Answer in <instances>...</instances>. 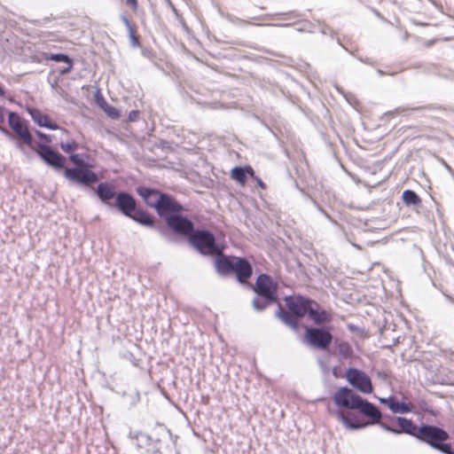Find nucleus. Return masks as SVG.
Instances as JSON below:
<instances>
[{
    "label": "nucleus",
    "instance_id": "1",
    "mask_svg": "<svg viewBox=\"0 0 454 454\" xmlns=\"http://www.w3.org/2000/svg\"><path fill=\"white\" fill-rule=\"evenodd\" d=\"M95 193L100 202L109 207H115L124 216L129 217L136 223L144 226H153V220L147 212L137 208V200L128 192H115L113 184L107 182H100Z\"/></svg>",
    "mask_w": 454,
    "mask_h": 454
},
{
    "label": "nucleus",
    "instance_id": "2",
    "mask_svg": "<svg viewBox=\"0 0 454 454\" xmlns=\"http://www.w3.org/2000/svg\"><path fill=\"white\" fill-rule=\"evenodd\" d=\"M333 402L340 408L357 410L370 419L371 424H375L382 417L380 409L375 404L356 395L348 387H341L335 392Z\"/></svg>",
    "mask_w": 454,
    "mask_h": 454
},
{
    "label": "nucleus",
    "instance_id": "3",
    "mask_svg": "<svg viewBox=\"0 0 454 454\" xmlns=\"http://www.w3.org/2000/svg\"><path fill=\"white\" fill-rule=\"evenodd\" d=\"M248 288L255 294L252 306L256 311H262L278 301V285L266 273L259 274L254 285H248Z\"/></svg>",
    "mask_w": 454,
    "mask_h": 454
},
{
    "label": "nucleus",
    "instance_id": "4",
    "mask_svg": "<svg viewBox=\"0 0 454 454\" xmlns=\"http://www.w3.org/2000/svg\"><path fill=\"white\" fill-rule=\"evenodd\" d=\"M416 439L441 454H454V442H449L450 434L438 426L422 423Z\"/></svg>",
    "mask_w": 454,
    "mask_h": 454
},
{
    "label": "nucleus",
    "instance_id": "5",
    "mask_svg": "<svg viewBox=\"0 0 454 454\" xmlns=\"http://www.w3.org/2000/svg\"><path fill=\"white\" fill-rule=\"evenodd\" d=\"M311 301L312 300L301 295L286 296L285 301L287 310L284 309L281 304H278L276 316L286 325L291 327L293 330H297L299 327L298 320L307 315Z\"/></svg>",
    "mask_w": 454,
    "mask_h": 454
},
{
    "label": "nucleus",
    "instance_id": "6",
    "mask_svg": "<svg viewBox=\"0 0 454 454\" xmlns=\"http://www.w3.org/2000/svg\"><path fill=\"white\" fill-rule=\"evenodd\" d=\"M170 436V432L164 426L160 425L153 434H148L144 432H135L132 439L136 441L138 449H144L146 452L160 454L162 447V442Z\"/></svg>",
    "mask_w": 454,
    "mask_h": 454
},
{
    "label": "nucleus",
    "instance_id": "7",
    "mask_svg": "<svg viewBox=\"0 0 454 454\" xmlns=\"http://www.w3.org/2000/svg\"><path fill=\"white\" fill-rule=\"evenodd\" d=\"M188 240L201 254L219 255L223 253V247L216 244L214 234L209 231L193 229Z\"/></svg>",
    "mask_w": 454,
    "mask_h": 454
},
{
    "label": "nucleus",
    "instance_id": "8",
    "mask_svg": "<svg viewBox=\"0 0 454 454\" xmlns=\"http://www.w3.org/2000/svg\"><path fill=\"white\" fill-rule=\"evenodd\" d=\"M153 220V228H155L159 233L167 237L168 230L172 231L174 233L181 236L187 237L192 232L194 228V223L192 220L184 216L182 213H176L165 220L166 226L162 224H156L154 217L151 215Z\"/></svg>",
    "mask_w": 454,
    "mask_h": 454
},
{
    "label": "nucleus",
    "instance_id": "9",
    "mask_svg": "<svg viewBox=\"0 0 454 454\" xmlns=\"http://www.w3.org/2000/svg\"><path fill=\"white\" fill-rule=\"evenodd\" d=\"M90 168H66L64 176L74 184L90 187L98 181V175Z\"/></svg>",
    "mask_w": 454,
    "mask_h": 454
},
{
    "label": "nucleus",
    "instance_id": "10",
    "mask_svg": "<svg viewBox=\"0 0 454 454\" xmlns=\"http://www.w3.org/2000/svg\"><path fill=\"white\" fill-rule=\"evenodd\" d=\"M305 339L311 347L325 350L333 341V334L325 327H309L305 332Z\"/></svg>",
    "mask_w": 454,
    "mask_h": 454
},
{
    "label": "nucleus",
    "instance_id": "11",
    "mask_svg": "<svg viewBox=\"0 0 454 454\" xmlns=\"http://www.w3.org/2000/svg\"><path fill=\"white\" fill-rule=\"evenodd\" d=\"M348 382L363 394H371L373 391L371 378L362 370L350 367L346 371Z\"/></svg>",
    "mask_w": 454,
    "mask_h": 454
},
{
    "label": "nucleus",
    "instance_id": "12",
    "mask_svg": "<svg viewBox=\"0 0 454 454\" xmlns=\"http://www.w3.org/2000/svg\"><path fill=\"white\" fill-rule=\"evenodd\" d=\"M35 153L45 164L57 170L65 167L66 158L48 145L38 143Z\"/></svg>",
    "mask_w": 454,
    "mask_h": 454
},
{
    "label": "nucleus",
    "instance_id": "13",
    "mask_svg": "<svg viewBox=\"0 0 454 454\" xmlns=\"http://www.w3.org/2000/svg\"><path fill=\"white\" fill-rule=\"evenodd\" d=\"M8 122L10 128L25 144L32 146L33 137L30 134L27 126L23 119H21L16 112L8 113Z\"/></svg>",
    "mask_w": 454,
    "mask_h": 454
},
{
    "label": "nucleus",
    "instance_id": "14",
    "mask_svg": "<svg viewBox=\"0 0 454 454\" xmlns=\"http://www.w3.org/2000/svg\"><path fill=\"white\" fill-rule=\"evenodd\" d=\"M184 211V207L176 201V200L168 194L165 193L160 200V202L156 209L157 214L160 218L164 221L168 219V217L176 214L182 213Z\"/></svg>",
    "mask_w": 454,
    "mask_h": 454
},
{
    "label": "nucleus",
    "instance_id": "15",
    "mask_svg": "<svg viewBox=\"0 0 454 454\" xmlns=\"http://www.w3.org/2000/svg\"><path fill=\"white\" fill-rule=\"evenodd\" d=\"M234 269L237 281L241 285H251L248 280L253 275V267L249 261L245 257H234Z\"/></svg>",
    "mask_w": 454,
    "mask_h": 454
},
{
    "label": "nucleus",
    "instance_id": "16",
    "mask_svg": "<svg viewBox=\"0 0 454 454\" xmlns=\"http://www.w3.org/2000/svg\"><path fill=\"white\" fill-rule=\"evenodd\" d=\"M136 192L144 200L147 206L153 207L155 210L157 209L162 196L165 194L157 189L146 186H137L136 188Z\"/></svg>",
    "mask_w": 454,
    "mask_h": 454
},
{
    "label": "nucleus",
    "instance_id": "17",
    "mask_svg": "<svg viewBox=\"0 0 454 454\" xmlns=\"http://www.w3.org/2000/svg\"><path fill=\"white\" fill-rule=\"evenodd\" d=\"M336 416L338 419L348 429L357 430L366 427V423L362 421L352 412L338 411L336 412Z\"/></svg>",
    "mask_w": 454,
    "mask_h": 454
},
{
    "label": "nucleus",
    "instance_id": "18",
    "mask_svg": "<svg viewBox=\"0 0 454 454\" xmlns=\"http://www.w3.org/2000/svg\"><path fill=\"white\" fill-rule=\"evenodd\" d=\"M215 256L216 257L215 260V268L218 275L225 277L233 273L235 262L234 257L223 255V253Z\"/></svg>",
    "mask_w": 454,
    "mask_h": 454
},
{
    "label": "nucleus",
    "instance_id": "19",
    "mask_svg": "<svg viewBox=\"0 0 454 454\" xmlns=\"http://www.w3.org/2000/svg\"><path fill=\"white\" fill-rule=\"evenodd\" d=\"M391 420H395L396 424L398 425L399 428H397V431H399V434H406L414 438H417L419 427L414 424L411 419H406L404 417H396L391 418Z\"/></svg>",
    "mask_w": 454,
    "mask_h": 454
},
{
    "label": "nucleus",
    "instance_id": "20",
    "mask_svg": "<svg viewBox=\"0 0 454 454\" xmlns=\"http://www.w3.org/2000/svg\"><path fill=\"white\" fill-rule=\"evenodd\" d=\"M307 315L317 325L330 321V317L325 309H319L317 302L311 301Z\"/></svg>",
    "mask_w": 454,
    "mask_h": 454
},
{
    "label": "nucleus",
    "instance_id": "21",
    "mask_svg": "<svg viewBox=\"0 0 454 454\" xmlns=\"http://www.w3.org/2000/svg\"><path fill=\"white\" fill-rule=\"evenodd\" d=\"M32 120L40 127L47 128L51 130L59 129L58 124L53 122L48 115L43 114L38 109H30L28 111Z\"/></svg>",
    "mask_w": 454,
    "mask_h": 454
},
{
    "label": "nucleus",
    "instance_id": "22",
    "mask_svg": "<svg viewBox=\"0 0 454 454\" xmlns=\"http://www.w3.org/2000/svg\"><path fill=\"white\" fill-rule=\"evenodd\" d=\"M247 176H254V170L251 166L234 167L231 172V178L242 185L246 184Z\"/></svg>",
    "mask_w": 454,
    "mask_h": 454
},
{
    "label": "nucleus",
    "instance_id": "23",
    "mask_svg": "<svg viewBox=\"0 0 454 454\" xmlns=\"http://www.w3.org/2000/svg\"><path fill=\"white\" fill-rule=\"evenodd\" d=\"M388 401V409L394 413H408L412 411L413 406L411 403L399 402L395 397Z\"/></svg>",
    "mask_w": 454,
    "mask_h": 454
},
{
    "label": "nucleus",
    "instance_id": "24",
    "mask_svg": "<svg viewBox=\"0 0 454 454\" xmlns=\"http://www.w3.org/2000/svg\"><path fill=\"white\" fill-rule=\"evenodd\" d=\"M402 199L406 206L419 207L422 202L420 197L412 190L403 191Z\"/></svg>",
    "mask_w": 454,
    "mask_h": 454
},
{
    "label": "nucleus",
    "instance_id": "25",
    "mask_svg": "<svg viewBox=\"0 0 454 454\" xmlns=\"http://www.w3.org/2000/svg\"><path fill=\"white\" fill-rule=\"evenodd\" d=\"M338 355L342 359H348L354 356V350L351 345L347 341H340L336 343Z\"/></svg>",
    "mask_w": 454,
    "mask_h": 454
},
{
    "label": "nucleus",
    "instance_id": "26",
    "mask_svg": "<svg viewBox=\"0 0 454 454\" xmlns=\"http://www.w3.org/2000/svg\"><path fill=\"white\" fill-rule=\"evenodd\" d=\"M43 59L44 60H53L56 62H63L69 61V59H71L67 54L65 53H48L43 52L42 54Z\"/></svg>",
    "mask_w": 454,
    "mask_h": 454
},
{
    "label": "nucleus",
    "instance_id": "27",
    "mask_svg": "<svg viewBox=\"0 0 454 454\" xmlns=\"http://www.w3.org/2000/svg\"><path fill=\"white\" fill-rule=\"evenodd\" d=\"M101 100L104 102V105H101V108L104 112L112 119H118L120 117V112L114 106H110L105 100L103 97H101Z\"/></svg>",
    "mask_w": 454,
    "mask_h": 454
},
{
    "label": "nucleus",
    "instance_id": "28",
    "mask_svg": "<svg viewBox=\"0 0 454 454\" xmlns=\"http://www.w3.org/2000/svg\"><path fill=\"white\" fill-rule=\"evenodd\" d=\"M69 160L74 163V168H83V167H92L89 162L85 161L80 154L71 153L69 155Z\"/></svg>",
    "mask_w": 454,
    "mask_h": 454
},
{
    "label": "nucleus",
    "instance_id": "29",
    "mask_svg": "<svg viewBox=\"0 0 454 454\" xmlns=\"http://www.w3.org/2000/svg\"><path fill=\"white\" fill-rule=\"evenodd\" d=\"M318 26V30L322 35H329L332 38L335 37L336 33L330 26H328L325 22H319Z\"/></svg>",
    "mask_w": 454,
    "mask_h": 454
},
{
    "label": "nucleus",
    "instance_id": "30",
    "mask_svg": "<svg viewBox=\"0 0 454 454\" xmlns=\"http://www.w3.org/2000/svg\"><path fill=\"white\" fill-rule=\"evenodd\" d=\"M59 145H60V148L65 153H67L70 154L73 153L74 151H76L78 148V144L74 140H73L71 142H67V143L61 142Z\"/></svg>",
    "mask_w": 454,
    "mask_h": 454
},
{
    "label": "nucleus",
    "instance_id": "31",
    "mask_svg": "<svg viewBox=\"0 0 454 454\" xmlns=\"http://www.w3.org/2000/svg\"><path fill=\"white\" fill-rule=\"evenodd\" d=\"M128 32H129V36L131 46L134 48L140 47L139 39H138V36L136 35L135 28L128 30Z\"/></svg>",
    "mask_w": 454,
    "mask_h": 454
},
{
    "label": "nucleus",
    "instance_id": "32",
    "mask_svg": "<svg viewBox=\"0 0 454 454\" xmlns=\"http://www.w3.org/2000/svg\"><path fill=\"white\" fill-rule=\"evenodd\" d=\"M227 20H228L231 23H232V24H234V25L244 26V25L248 24V22H247V21H246V20H241V19H239V18H238V17H235V16H233V15H231V14H228V15H227Z\"/></svg>",
    "mask_w": 454,
    "mask_h": 454
},
{
    "label": "nucleus",
    "instance_id": "33",
    "mask_svg": "<svg viewBox=\"0 0 454 454\" xmlns=\"http://www.w3.org/2000/svg\"><path fill=\"white\" fill-rule=\"evenodd\" d=\"M375 423H378L379 426L381 428H383L385 431H387V432H389V433L394 434H399V431H397L396 427H393L387 425L385 422H379V420L376 421Z\"/></svg>",
    "mask_w": 454,
    "mask_h": 454
},
{
    "label": "nucleus",
    "instance_id": "34",
    "mask_svg": "<svg viewBox=\"0 0 454 454\" xmlns=\"http://www.w3.org/2000/svg\"><path fill=\"white\" fill-rule=\"evenodd\" d=\"M65 63L67 64V67L59 69V73L62 75L68 74L74 66V61L72 59H69V61H66Z\"/></svg>",
    "mask_w": 454,
    "mask_h": 454
},
{
    "label": "nucleus",
    "instance_id": "35",
    "mask_svg": "<svg viewBox=\"0 0 454 454\" xmlns=\"http://www.w3.org/2000/svg\"><path fill=\"white\" fill-rule=\"evenodd\" d=\"M6 112V109L4 107V106H0V125H2L3 123H4V121H5V116H4V114ZM0 130L5 134H9L8 130L0 126Z\"/></svg>",
    "mask_w": 454,
    "mask_h": 454
},
{
    "label": "nucleus",
    "instance_id": "36",
    "mask_svg": "<svg viewBox=\"0 0 454 454\" xmlns=\"http://www.w3.org/2000/svg\"><path fill=\"white\" fill-rule=\"evenodd\" d=\"M35 135L45 143L44 145H47L51 142V136L44 134L40 130H35Z\"/></svg>",
    "mask_w": 454,
    "mask_h": 454
},
{
    "label": "nucleus",
    "instance_id": "37",
    "mask_svg": "<svg viewBox=\"0 0 454 454\" xmlns=\"http://www.w3.org/2000/svg\"><path fill=\"white\" fill-rule=\"evenodd\" d=\"M141 54L147 59H152L153 57V52L151 49L146 47H142Z\"/></svg>",
    "mask_w": 454,
    "mask_h": 454
},
{
    "label": "nucleus",
    "instance_id": "38",
    "mask_svg": "<svg viewBox=\"0 0 454 454\" xmlns=\"http://www.w3.org/2000/svg\"><path fill=\"white\" fill-rule=\"evenodd\" d=\"M139 116V112L137 110H132L129 113L128 120L129 121H136Z\"/></svg>",
    "mask_w": 454,
    "mask_h": 454
},
{
    "label": "nucleus",
    "instance_id": "39",
    "mask_svg": "<svg viewBox=\"0 0 454 454\" xmlns=\"http://www.w3.org/2000/svg\"><path fill=\"white\" fill-rule=\"evenodd\" d=\"M121 20L123 22V24L125 25L127 30H130V29L134 28V27L132 26L131 22L129 21V20L125 15H121Z\"/></svg>",
    "mask_w": 454,
    "mask_h": 454
},
{
    "label": "nucleus",
    "instance_id": "40",
    "mask_svg": "<svg viewBox=\"0 0 454 454\" xmlns=\"http://www.w3.org/2000/svg\"><path fill=\"white\" fill-rule=\"evenodd\" d=\"M312 202L313 204L315 205V207L317 208L318 211H320L325 217H327L328 219H332L331 216L328 215L327 212H325L322 207L315 200L312 199Z\"/></svg>",
    "mask_w": 454,
    "mask_h": 454
},
{
    "label": "nucleus",
    "instance_id": "41",
    "mask_svg": "<svg viewBox=\"0 0 454 454\" xmlns=\"http://www.w3.org/2000/svg\"><path fill=\"white\" fill-rule=\"evenodd\" d=\"M126 4L129 5L131 9L137 10L138 6L137 0H125Z\"/></svg>",
    "mask_w": 454,
    "mask_h": 454
},
{
    "label": "nucleus",
    "instance_id": "42",
    "mask_svg": "<svg viewBox=\"0 0 454 454\" xmlns=\"http://www.w3.org/2000/svg\"><path fill=\"white\" fill-rule=\"evenodd\" d=\"M427 107L426 106H416V107H411V108H396L395 111L396 112H403L405 110H411V111H419V110H422V109H426Z\"/></svg>",
    "mask_w": 454,
    "mask_h": 454
},
{
    "label": "nucleus",
    "instance_id": "43",
    "mask_svg": "<svg viewBox=\"0 0 454 454\" xmlns=\"http://www.w3.org/2000/svg\"><path fill=\"white\" fill-rule=\"evenodd\" d=\"M253 179H254L256 181V184H258V186L260 188H262V190H265L266 189V184L265 183L262 182V180L261 178H259L258 176H256L254 175V177H252Z\"/></svg>",
    "mask_w": 454,
    "mask_h": 454
},
{
    "label": "nucleus",
    "instance_id": "44",
    "mask_svg": "<svg viewBox=\"0 0 454 454\" xmlns=\"http://www.w3.org/2000/svg\"><path fill=\"white\" fill-rule=\"evenodd\" d=\"M337 43L339 45H340L344 50H346L347 51L350 52L352 55H354V52L352 50H349L341 41L340 38L337 37Z\"/></svg>",
    "mask_w": 454,
    "mask_h": 454
},
{
    "label": "nucleus",
    "instance_id": "45",
    "mask_svg": "<svg viewBox=\"0 0 454 454\" xmlns=\"http://www.w3.org/2000/svg\"><path fill=\"white\" fill-rule=\"evenodd\" d=\"M296 18V15L294 12H288L283 14V20H292Z\"/></svg>",
    "mask_w": 454,
    "mask_h": 454
},
{
    "label": "nucleus",
    "instance_id": "46",
    "mask_svg": "<svg viewBox=\"0 0 454 454\" xmlns=\"http://www.w3.org/2000/svg\"><path fill=\"white\" fill-rule=\"evenodd\" d=\"M395 396H388V397H383V398H380V402L383 404H387L388 406V403H389V401L388 400H393Z\"/></svg>",
    "mask_w": 454,
    "mask_h": 454
},
{
    "label": "nucleus",
    "instance_id": "47",
    "mask_svg": "<svg viewBox=\"0 0 454 454\" xmlns=\"http://www.w3.org/2000/svg\"><path fill=\"white\" fill-rule=\"evenodd\" d=\"M335 88L340 94H342L347 98L348 101H349L348 95L345 94L344 90L339 85H335Z\"/></svg>",
    "mask_w": 454,
    "mask_h": 454
},
{
    "label": "nucleus",
    "instance_id": "48",
    "mask_svg": "<svg viewBox=\"0 0 454 454\" xmlns=\"http://www.w3.org/2000/svg\"><path fill=\"white\" fill-rule=\"evenodd\" d=\"M435 42H436V39L428 40L425 43V46L427 48L432 47Z\"/></svg>",
    "mask_w": 454,
    "mask_h": 454
},
{
    "label": "nucleus",
    "instance_id": "49",
    "mask_svg": "<svg viewBox=\"0 0 454 454\" xmlns=\"http://www.w3.org/2000/svg\"><path fill=\"white\" fill-rule=\"evenodd\" d=\"M358 59H359V60H360L361 62H363V63L372 65V62L369 60V59H362V58H358Z\"/></svg>",
    "mask_w": 454,
    "mask_h": 454
},
{
    "label": "nucleus",
    "instance_id": "50",
    "mask_svg": "<svg viewBox=\"0 0 454 454\" xmlns=\"http://www.w3.org/2000/svg\"><path fill=\"white\" fill-rule=\"evenodd\" d=\"M97 103L100 107H101V105H104V102L101 100V97L97 98Z\"/></svg>",
    "mask_w": 454,
    "mask_h": 454
},
{
    "label": "nucleus",
    "instance_id": "51",
    "mask_svg": "<svg viewBox=\"0 0 454 454\" xmlns=\"http://www.w3.org/2000/svg\"><path fill=\"white\" fill-rule=\"evenodd\" d=\"M348 329H349L350 331H356V330L357 329V327H356V326H355V325H348Z\"/></svg>",
    "mask_w": 454,
    "mask_h": 454
},
{
    "label": "nucleus",
    "instance_id": "52",
    "mask_svg": "<svg viewBox=\"0 0 454 454\" xmlns=\"http://www.w3.org/2000/svg\"><path fill=\"white\" fill-rule=\"evenodd\" d=\"M5 94V91L4 90V88L0 85V96H4Z\"/></svg>",
    "mask_w": 454,
    "mask_h": 454
},
{
    "label": "nucleus",
    "instance_id": "53",
    "mask_svg": "<svg viewBox=\"0 0 454 454\" xmlns=\"http://www.w3.org/2000/svg\"><path fill=\"white\" fill-rule=\"evenodd\" d=\"M377 73H378L380 76H382V75H384V74H385V73H384L382 70H380V69H378V70H377Z\"/></svg>",
    "mask_w": 454,
    "mask_h": 454
},
{
    "label": "nucleus",
    "instance_id": "54",
    "mask_svg": "<svg viewBox=\"0 0 454 454\" xmlns=\"http://www.w3.org/2000/svg\"><path fill=\"white\" fill-rule=\"evenodd\" d=\"M176 454H179V452H176Z\"/></svg>",
    "mask_w": 454,
    "mask_h": 454
},
{
    "label": "nucleus",
    "instance_id": "55",
    "mask_svg": "<svg viewBox=\"0 0 454 454\" xmlns=\"http://www.w3.org/2000/svg\"><path fill=\"white\" fill-rule=\"evenodd\" d=\"M454 303V301H451Z\"/></svg>",
    "mask_w": 454,
    "mask_h": 454
}]
</instances>
